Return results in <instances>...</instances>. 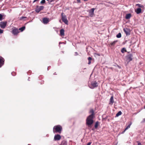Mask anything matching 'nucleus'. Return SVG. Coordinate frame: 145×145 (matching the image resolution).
Instances as JSON below:
<instances>
[{
  "mask_svg": "<svg viewBox=\"0 0 145 145\" xmlns=\"http://www.w3.org/2000/svg\"><path fill=\"white\" fill-rule=\"evenodd\" d=\"M90 113L91 114L88 116L86 120V123L87 125L89 127L93 123V118L94 117V113L93 109L90 110Z\"/></svg>",
  "mask_w": 145,
  "mask_h": 145,
  "instance_id": "1",
  "label": "nucleus"
},
{
  "mask_svg": "<svg viewBox=\"0 0 145 145\" xmlns=\"http://www.w3.org/2000/svg\"><path fill=\"white\" fill-rule=\"evenodd\" d=\"M62 130V127L59 125L54 126L53 128V132L54 133H61Z\"/></svg>",
  "mask_w": 145,
  "mask_h": 145,
  "instance_id": "2",
  "label": "nucleus"
},
{
  "mask_svg": "<svg viewBox=\"0 0 145 145\" xmlns=\"http://www.w3.org/2000/svg\"><path fill=\"white\" fill-rule=\"evenodd\" d=\"M89 87L93 89L98 86V84L97 82L95 81L91 82L90 83H89L88 84Z\"/></svg>",
  "mask_w": 145,
  "mask_h": 145,
  "instance_id": "3",
  "label": "nucleus"
},
{
  "mask_svg": "<svg viewBox=\"0 0 145 145\" xmlns=\"http://www.w3.org/2000/svg\"><path fill=\"white\" fill-rule=\"evenodd\" d=\"M62 20V21L66 24H68V21L67 19V17L63 13H61Z\"/></svg>",
  "mask_w": 145,
  "mask_h": 145,
  "instance_id": "4",
  "label": "nucleus"
},
{
  "mask_svg": "<svg viewBox=\"0 0 145 145\" xmlns=\"http://www.w3.org/2000/svg\"><path fill=\"white\" fill-rule=\"evenodd\" d=\"M126 60L129 62L132 60L133 59V55L132 54H129L127 55L126 57Z\"/></svg>",
  "mask_w": 145,
  "mask_h": 145,
  "instance_id": "5",
  "label": "nucleus"
},
{
  "mask_svg": "<svg viewBox=\"0 0 145 145\" xmlns=\"http://www.w3.org/2000/svg\"><path fill=\"white\" fill-rule=\"evenodd\" d=\"M44 6H42L39 7L37 6L35 9V11L36 12L39 13L40 10H42L44 9Z\"/></svg>",
  "mask_w": 145,
  "mask_h": 145,
  "instance_id": "6",
  "label": "nucleus"
},
{
  "mask_svg": "<svg viewBox=\"0 0 145 145\" xmlns=\"http://www.w3.org/2000/svg\"><path fill=\"white\" fill-rule=\"evenodd\" d=\"M7 24V22L6 21L1 22H0V27L1 28L4 29L5 27Z\"/></svg>",
  "mask_w": 145,
  "mask_h": 145,
  "instance_id": "7",
  "label": "nucleus"
},
{
  "mask_svg": "<svg viewBox=\"0 0 145 145\" xmlns=\"http://www.w3.org/2000/svg\"><path fill=\"white\" fill-rule=\"evenodd\" d=\"M123 30L126 35H129L130 34V30L129 29L127 28H124Z\"/></svg>",
  "mask_w": 145,
  "mask_h": 145,
  "instance_id": "8",
  "label": "nucleus"
},
{
  "mask_svg": "<svg viewBox=\"0 0 145 145\" xmlns=\"http://www.w3.org/2000/svg\"><path fill=\"white\" fill-rule=\"evenodd\" d=\"M95 8H92L89 11V15L91 17H92L94 15V11Z\"/></svg>",
  "mask_w": 145,
  "mask_h": 145,
  "instance_id": "9",
  "label": "nucleus"
},
{
  "mask_svg": "<svg viewBox=\"0 0 145 145\" xmlns=\"http://www.w3.org/2000/svg\"><path fill=\"white\" fill-rule=\"evenodd\" d=\"M61 136L59 134L55 135L54 136V140H59L61 138Z\"/></svg>",
  "mask_w": 145,
  "mask_h": 145,
  "instance_id": "10",
  "label": "nucleus"
},
{
  "mask_svg": "<svg viewBox=\"0 0 145 145\" xmlns=\"http://www.w3.org/2000/svg\"><path fill=\"white\" fill-rule=\"evenodd\" d=\"M19 32V30L17 29H14L12 31V33L14 35H17Z\"/></svg>",
  "mask_w": 145,
  "mask_h": 145,
  "instance_id": "11",
  "label": "nucleus"
},
{
  "mask_svg": "<svg viewBox=\"0 0 145 145\" xmlns=\"http://www.w3.org/2000/svg\"><path fill=\"white\" fill-rule=\"evenodd\" d=\"M42 21H43V23L44 24H47L49 21L48 18H43L42 19Z\"/></svg>",
  "mask_w": 145,
  "mask_h": 145,
  "instance_id": "12",
  "label": "nucleus"
},
{
  "mask_svg": "<svg viewBox=\"0 0 145 145\" xmlns=\"http://www.w3.org/2000/svg\"><path fill=\"white\" fill-rule=\"evenodd\" d=\"M110 102H109V104L112 105L113 103L114 102V97L112 95L110 99Z\"/></svg>",
  "mask_w": 145,
  "mask_h": 145,
  "instance_id": "13",
  "label": "nucleus"
},
{
  "mask_svg": "<svg viewBox=\"0 0 145 145\" xmlns=\"http://www.w3.org/2000/svg\"><path fill=\"white\" fill-rule=\"evenodd\" d=\"M4 60L3 58H2V59L0 58V67H1L4 64Z\"/></svg>",
  "mask_w": 145,
  "mask_h": 145,
  "instance_id": "14",
  "label": "nucleus"
},
{
  "mask_svg": "<svg viewBox=\"0 0 145 145\" xmlns=\"http://www.w3.org/2000/svg\"><path fill=\"white\" fill-rule=\"evenodd\" d=\"M135 11L137 14H139L141 12V9L140 8H138L135 10Z\"/></svg>",
  "mask_w": 145,
  "mask_h": 145,
  "instance_id": "15",
  "label": "nucleus"
},
{
  "mask_svg": "<svg viewBox=\"0 0 145 145\" xmlns=\"http://www.w3.org/2000/svg\"><path fill=\"white\" fill-rule=\"evenodd\" d=\"M60 34L61 36H63L64 35V30L62 29L60 30Z\"/></svg>",
  "mask_w": 145,
  "mask_h": 145,
  "instance_id": "16",
  "label": "nucleus"
},
{
  "mask_svg": "<svg viewBox=\"0 0 145 145\" xmlns=\"http://www.w3.org/2000/svg\"><path fill=\"white\" fill-rule=\"evenodd\" d=\"M131 16V14H127L125 16V18L127 19H129Z\"/></svg>",
  "mask_w": 145,
  "mask_h": 145,
  "instance_id": "17",
  "label": "nucleus"
},
{
  "mask_svg": "<svg viewBox=\"0 0 145 145\" xmlns=\"http://www.w3.org/2000/svg\"><path fill=\"white\" fill-rule=\"evenodd\" d=\"M60 145H67V142L65 140L62 141Z\"/></svg>",
  "mask_w": 145,
  "mask_h": 145,
  "instance_id": "18",
  "label": "nucleus"
},
{
  "mask_svg": "<svg viewBox=\"0 0 145 145\" xmlns=\"http://www.w3.org/2000/svg\"><path fill=\"white\" fill-rule=\"evenodd\" d=\"M132 124V123L131 122L130 124L128 125L127 127L125 128V129L124 130L123 132H125V131L127 130V129L128 128H129L130 127V126Z\"/></svg>",
  "mask_w": 145,
  "mask_h": 145,
  "instance_id": "19",
  "label": "nucleus"
},
{
  "mask_svg": "<svg viewBox=\"0 0 145 145\" xmlns=\"http://www.w3.org/2000/svg\"><path fill=\"white\" fill-rule=\"evenodd\" d=\"M122 114V113L121 111H119L116 115V117H117L118 116L121 115Z\"/></svg>",
  "mask_w": 145,
  "mask_h": 145,
  "instance_id": "20",
  "label": "nucleus"
},
{
  "mask_svg": "<svg viewBox=\"0 0 145 145\" xmlns=\"http://www.w3.org/2000/svg\"><path fill=\"white\" fill-rule=\"evenodd\" d=\"M121 52L122 53H124V52H127V51L125 48H123L121 49Z\"/></svg>",
  "mask_w": 145,
  "mask_h": 145,
  "instance_id": "21",
  "label": "nucleus"
},
{
  "mask_svg": "<svg viewBox=\"0 0 145 145\" xmlns=\"http://www.w3.org/2000/svg\"><path fill=\"white\" fill-rule=\"evenodd\" d=\"M25 26H23L21 28H20L19 29H18L21 32L23 31L24 30H25Z\"/></svg>",
  "mask_w": 145,
  "mask_h": 145,
  "instance_id": "22",
  "label": "nucleus"
},
{
  "mask_svg": "<svg viewBox=\"0 0 145 145\" xmlns=\"http://www.w3.org/2000/svg\"><path fill=\"white\" fill-rule=\"evenodd\" d=\"M99 125V122L98 121H97L96 122L95 125V129H97Z\"/></svg>",
  "mask_w": 145,
  "mask_h": 145,
  "instance_id": "23",
  "label": "nucleus"
},
{
  "mask_svg": "<svg viewBox=\"0 0 145 145\" xmlns=\"http://www.w3.org/2000/svg\"><path fill=\"white\" fill-rule=\"evenodd\" d=\"M121 37V34L120 33L116 35V37L118 38H120Z\"/></svg>",
  "mask_w": 145,
  "mask_h": 145,
  "instance_id": "24",
  "label": "nucleus"
},
{
  "mask_svg": "<svg viewBox=\"0 0 145 145\" xmlns=\"http://www.w3.org/2000/svg\"><path fill=\"white\" fill-rule=\"evenodd\" d=\"M117 42V41H114L113 42H112L111 43H110V44L111 45L114 46V45L115 44V43Z\"/></svg>",
  "mask_w": 145,
  "mask_h": 145,
  "instance_id": "25",
  "label": "nucleus"
},
{
  "mask_svg": "<svg viewBox=\"0 0 145 145\" xmlns=\"http://www.w3.org/2000/svg\"><path fill=\"white\" fill-rule=\"evenodd\" d=\"M136 5L138 6V7H143V6L142 5H141L140 4H137Z\"/></svg>",
  "mask_w": 145,
  "mask_h": 145,
  "instance_id": "26",
  "label": "nucleus"
},
{
  "mask_svg": "<svg viewBox=\"0 0 145 145\" xmlns=\"http://www.w3.org/2000/svg\"><path fill=\"white\" fill-rule=\"evenodd\" d=\"M45 0H42L40 2V3L41 4L44 3H45Z\"/></svg>",
  "mask_w": 145,
  "mask_h": 145,
  "instance_id": "27",
  "label": "nucleus"
},
{
  "mask_svg": "<svg viewBox=\"0 0 145 145\" xmlns=\"http://www.w3.org/2000/svg\"><path fill=\"white\" fill-rule=\"evenodd\" d=\"M3 19V16L1 14H0V21H1Z\"/></svg>",
  "mask_w": 145,
  "mask_h": 145,
  "instance_id": "28",
  "label": "nucleus"
},
{
  "mask_svg": "<svg viewBox=\"0 0 145 145\" xmlns=\"http://www.w3.org/2000/svg\"><path fill=\"white\" fill-rule=\"evenodd\" d=\"M27 17H24V16H22V17H21L20 18V19L21 20H23L24 19V18H26Z\"/></svg>",
  "mask_w": 145,
  "mask_h": 145,
  "instance_id": "29",
  "label": "nucleus"
},
{
  "mask_svg": "<svg viewBox=\"0 0 145 145\" xmlns=\"http://www.w3.org/2000/svg\"><path fill=\"white\" fill-rule=\"evenodd\" d=\"M3 33V30L0 29V33Z\"/></svg>",
  "mask_w": 145,
  "mask_h": 145,
  "instance_id": "30",
  "label": "nucleus"
},
{
  "mask_svg": "<svg viewBox=\"0 0 145 145\" xmlns=\"http://www.w3.org/2000/svg\"><path fill=\"white\" fill-rule=\"evenodd\" d=\"M137 142L138 143V145H142L141 143L139 142V141H137Z\"/></svg>",
  "mask_w": 145,
  "mask_h": 145,
  "instance_id": "31",
  "label": "nucleus"
},
{
  "mask_svg": "<svg viewBox=\"0 0 145 145\" xmlns=\"http://www.w3.org/2000/svg\"><path fill=\"white\" fill-rule=\"evenodd\" d=\"M88 61H91L92 59V58L90 57H89L88 58Z\"/></svg>",
  "mask_w": 145,
  "mask_h": 145,
  "instance_id": "32",
  "label": "nucleus"
},
{
  "mask_svg": "<svg viewBox=\"0 0 145 145\" xmlns=\"http://www.w3.org/2000/svg\"><path fill=\"white\" fill-rule=\"evenodd\" d=\"M11 74H12V75L13 76H14L15 75H16L15 73L14 72H12Z\"/></svg>",
  "mask_w": 145,
  "mask_h": 145,
  "instance_id": "33",
  "label": "nucleus"
},
{
  "mask_svg": "<svg viewBox=\"0 0 145 145\" xmlns=\"http://www.w3.org/2000/svg\"><path fill=\"white\" fill-rule=\"evenodd\" d=\"M55 1V0H51L50 1V3H52V2H54V1Z\"/></svg>",
  "mask_w": 145,
  "mask_h": 145,
  "instance_id": "34",
  "label": "nucleus"
},
{
  "mask_svg": "<svg viewBox=\"0 0 145 145\" xmlns=\"http://www.w3.org/2000/svg\"><path fill=\"white\" fill-rule=\"evenodd\" d=\"M91 63V61H88V64L89 65Z\"/></svg>",
  "mask_w": 145,
  "mask_h": 145,
  "instance_id": "35",
  "label": "nucleus"
},
{
  "mask_svg": "<svg viewBox=\"0 0 145 145\" xmlns=\"http://www.w3.org/2000/svg\"><path fill=\"white\" fill-rule=\"evenodd\" d=\"M78 55V54L77 52H75V56H77Z\"/></svg>",
  "mask_w": 145,
  "mask_h": 145,
  "instance_id": "36",
  "label": "nucleus"
},
{
  "mask_svg": "<svg viewBox=\"0 0 145 145\" xmlns=\"http://www.w3.org/2000/svg\"><path fill=\"white\" fill-rule=\"evenodd\" d=\"M91 144V142H89L88 143L87 145H90Z\"/></svg>",
  "mask_w": 145,
  "mask_h": 145,
  "instance_id": "37",
  "label": "nucleus"
},
{
  "mask_svg": "<svg viewBox=\"0 0 145 145\" xmlns=\"http://www.w3.org/2000/svg\"><path fill=\"white\" fill-rule=\"evenodd\" d=\"M37 0H34V1L33 2V3H34V2H35Z\"/></svg>",
  "mask_w": 145,
  "mask_h": 145,
  "instance_id": "38",
  "label": "nucleus"
},
{
  "mask_svg": "<svg viewBox=\"0 0 145 145\" xmlns=\"http://www.w3.org/2000/svg\"><path fill=\"white\" fill-rule=\"evenodd\" d=\"M77 1L78 2H80V0H77Z\"/></svg>",
  "mask_w": 145,
  "mask_h": 145,
  "instance_id": "39",
  "label": "nucleus"
},
{
  "mask_svg": "<svg viewBox=\"0 0 145 145\" xmlns=\"http://www.w3.org/2000/svg\"><path fill=\"white\" fill-rule=\"evenodd\" d=\"M54 75H56V72H55V73H54Z\"/></svg>",
  "mask_w": 145,
  "mask_h": 145,
  "instance_id": "40",
  "label": "nucleus"
},
{
  "mask_svg": "<svg viewBox=\"0 0 145 145\" xmlns=\"http://www.w3.org/2000/svg\"><path fill=\"white\" fill-rule=\"evenodd\" d=\"M48 67L47 68L48 70Z\"/></svg>",
  "mask_w": 145,
  "mask_h": 145,
  "instance_id": "41",
  "label": "nucleus"
},
{
  "mask_svg": "<svg viewBox=\"0 0 145 145\" xmlns=\"http://www.w3.org/2000/svg\"><path fill=\"white\" fill-rule=\"evenodd\" d=\"M29 78H28V80H29Z\"/></svg>",
  "mask_w": 145,
  "mask_h": 145,
  "instance_id": "42",
  "label": "nucleus"
},
{
  "mask_svg": "<svg viewBox=\"0 0 145 145\" xmlns=\"http://www.w3.org/2000/svg\"><path fill=\"white\" fill-rule=\"evenodd\" d=\"M92 130H94L93 129H92Z\"/></svg>",
  "mask_w": 145,
  "mask_h": 145,
  "instance_id": "43",
  "label": "nucleus"
},
{
  "mask_svg": "<svg viewBox=\"0 0 145 145\" xmlns=\"http://www.w3.org/2000/svg\"><path fill=\"white\" fill-rule=\"evenodd\" d=\"M28 145H30V144H28Z\"/></svg>",
  "mask_w": 145,
  "mask_h": 145,
  "instance_id": "44",
  "label": "nucleus"
},
{
  "mask_svg": "<svg viewBox=\"0 0 145 145\" xmlns=\"http://www.w3.org/2000/svg\"><path fill=\"white\" fill-rule=\"evenodd\" d=\"M47 1H49V0H46Z\"/></svg>",
  "mask_w": 145,
  "mask_h": 145,
  "instance_id": "45",
  "label": "nucleus"
},
{
  "mask_svg": "<svg viewBox=\"0 0 145 145\" xmlns=\"http://www.w3.org/2000/svg\"><path fill=\"white\" fill-rule=\"evenodd\" d=\"M144 120H145V118L144 119Z\"/></svg>",
  "mask_w": 145,
  "mask_h": 145,
  "instance_id": "46",
  "label": "nucleus"
}]
</instances>
